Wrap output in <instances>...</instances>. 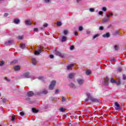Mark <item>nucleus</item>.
Instances as JSON below:
<instances>
[{"instance_id":"nucleus-1","label":"nucleus","mask_w":126,"mask_h":126,"mask_svg":"<svg viewBox=\"0 0 126 126\" xmlns=\"http://www.w3.org/2000/svg\"><path fill=\"white\" fill-rule=\"evenodd\" d=\"M88 96H89V98H90V100L93 103H100V99L98 98H95L92 96H91V94H88Z\"/></svg>"},{"instance_id":"nucleus-2","label":"nucleus","mask_w":126,"mask_h":126,"mask_svg":"<svg viewBox=\"0 0 126 126\" xmlns=\"http://www.w3.org/2000/svg\"><path fill=\"white\" fill-rule=\"evenodd\" d=\"M57 82L55 80H53L51 82L50 85H49V90H54V88L55 86H56V84Z\"/></svg>"},{"instance_id":"nucleus-3","label":"nucleus","mask_w":126,"mask_h":126,"mask_svg":"<svg viewBox=\"0 0 126 126\" xmlns=\"http://www.w3.org/2000/svg\"><path fill=\"white\" fill-rule=\"evenodd\" d=\"M29 72H26L21 76L22 78H31V76L30 75Z\"/></svg>"},{"instance_id":"nucleus-4","label":"nucleus","mask_w":126,"mask_h":126,"mask_svg":"<svg viewBox=\"0 0 126 126\" xmlns=\"http://www.w3.org/2000/svg\"><path fill=\"white\" fill-rule=\"evenodd\" d=\"M54 54H55V55H56V56H59V57H60V58H64V56H63V54H62L61 52H59L57 50H55L54 51Z\"/></svg>"},{"instance_id":"nucleus-5","label":"nucleus","mask_w":126,"mask_h":126,"mask_svg":"<svg viewBox=\"0 0 126 126\" xmlns=\"http://www.w3.org/2000/svg\"><path fill=\"white\" fill-rule=\"evenodd\" d=\"M77 82L78 83L79 85L81 86V85H83V84L84 83V82H85V81L83 79H77Z\"/></svg>"},{"instance_id":"nucleus-6","label":"nucleus","mask_w":126,"mask_h":126,"mask_svg":"<svg viewBox=\"0 0 126 126\" xmlns=\"http://www.w3.org/2000/svg\"><path fill=\"white\" fill-rule=\"evenodd\" d=\"M115 109L116 110V111H118V110H121V109H122L121 105H120V104L118 102H116L115 103Z\"/></svg>"},{"instance_id":"nucleus-7","label":"nucleus","mask_w":126,"mask_h":126,"mask_svg":"<svg viewBox=\"0 0 126 126\" xmlns=\"http://www.w3.org/2000/svg\"><path fill=\"white\" fill-rule=\"evenodd\" d=\"M34 95H35L34 92L31 91H29L27 94V95L28 96V97H32L34 96Z\"/></svg>"},{"instance_id":"nucleus-8","label":"nucleus","mask_w":126,"mask_h":126,"mask_svg":"<svg viewBox=\"0 0 126 126\" xmlns=\"http://www.w3.org/2000/svg\"><path fill=\"white\" fill-rule=\"evenodd\" d=\"M13 43V40H8L7 42H6L5 43V45H6V46H11V45H12Z\"/></svg>"},{"instance_id":"nucleus-9","label":"nucleus","mask_w":126,"mask_h":126,"mask_svg":"<svg viewBox=\"0 0 126 126\" xmlns=\"http://www.w3.org/2000/svg\"><path fill=\"white\" fill-rule=\"evenodd\" d=\"M42 52H43V50L41 49H39L37 50V51H35L34 52V55L35 56H38V55H40V53H42Z\"/></svg>"},{"instance_id":"nucleus-10","label":"nucleus","mask_w":126,"mask_h":126,"mask_svg":"<svg viewBox=\"0 0 126 126\" xmlns=\"http://www.w3.org/2000/svg\"><path fill=\"white\" fill-rule=\"evenodd\" d=\"M107 18H104V19H102L103 22H108L109 21V19H110V15L107 14L106 15Z\"/></svg>"},{"instance_id":"nucleus-11","label":"nucleus","mask_w":126,"mask_h":126,"mask_svg":"<svg viewBox=\"0 0 126 126\" xmlns=\"http://www.w3.org/2000/svg\"><path fill=\"white\" fill-rule=\"evenodd\" d=\"M48 91L46 89L43 90L42 91H40L39 92V94H42L43 95H46L47 94H48Z\"/></svg>"},{"instance_id":"nucleus-12","label":"nucleus","mask_w":126,"mask_h":126,"mask_svg":"<svg viewBox=\"0 0 126 126\" xmlns=\"http://www.w3.org/2000/svg\"><path fill=\"white\" fill-rule=\"evenodd\" d=\"M68 86L73 89H75V88H76V86H75V84L73 83H70L68 85Z\"/></svg>"},{"instance_id":"nucleus-13","label":"nucleus","mask_w":126,"mask_h":126,"mask_svg":"<svg viewBox=\"0 0 126 126\" xmlns=\"http://www.w3.org/2000/svg\"><path fill=\"white\" fill-rule=\"evenodd\" d=\"M66 40H67V37H66L65 36H63L62 39H61V42L63 43L65 42Z\"/></svg>"},{"instance_id":"nucleus-14","label":"nucleus","mask_w":126,"mask_h":126,"mask_svg":"<svg viewBox=\"0 0 126 126\" xmlns=\"http://www.w3.org/2000/svg\"><path fill=\"white\" fill-rule=\"evenodd\" d=\"M68 77L70 79H72V78H74V74H73V73H70L68 74Z\"/></svg>"},{"instance_id":"nucleus-15","label":"nucleus","mask_w":126,"mask_h":126,"mask_svg":"<svg viewBox=\"0 0 126 126\" xmlns=\"http://www.w3.org/2000/svg\"><path fill=\"white\" fill-rule=\"evenodd\" d=\"M103 38H109L110 37V33L106 32V34H104L102 35Z\"/></svg>"},{"instance_id":"nucleus-16","label":"nucleus","mask_w":126,"mask_h":126,"mask_svg":"<svg viewBox=\"0 0 126 126\" xmlns=\"http://www.w3.org/2000/svg\"><path fill=\"white\" fill-rule=\"evenodd\" d=\"M74 66V64H70L68 66H67V70H69L71 67H73Z\"/></svg>"},{"instance_id":"nucleus-17","label":"nucleus","mask_w":126,"mask_h":126,"mask_svg":"<svg viewBox=\"0 0 126 126\" xmlns=\"http://www.w3.org/2000/svg\"><path fill=\"white\" fill-rule=\"evenodd\" d=\"M21 49H24L25 48H26V45L24 43H21L20 45Z\"/></svg>"},{"instance_id":"nucleus-18","label":"nucleus","mask_w":126,"mask_h":126,"mask_svg":"<svg viewBox=\"0 0 126 126\" xmlns=\"http://www.w3.org/2000/svg\"><path fill=\"white\" fill-rule=\"evenodd\" d=\"M32 113H38V112H39V110L38 109L34 108H32Z\"/></svg>"},{"instance_id":"nucleus-19","label":"nucleus","mask_w":126,"mask_h":126,"mask_svg":"<svg viewBox=\"0 0 126 126\" xmlns=\"http://www.w3.org/2000/svg\"><path fill=\"white\" fill-rule=\"evenodd\" d=\"M26 25H31V21L29 20L25 21Z\"/></svg>"},{"instance_id":"nucleus-20","label":"nucleus","mask_w":126,"mask_h":126,"mask_svg":"<svg viewBox=\"0 0 126 126\" xmlns=\"http://www.w3.org/2000/svg\"><path fill=\"white\" fill-rule=\"evenodd\" d=\"M18 63V61L15 60L11 62V64H15V63Z\"/></svg>"},{"instance_id":"nucleus-21","label":"nucleus","mask_w":126,"mask_h":126,"mask_svg":"<svg viewBox=\"0 0 126 126\" xmlns=\"http://www.w3.org/2000/svg\"><path fill=\"white\" fill-rule=\"evenodd\" d=\"M19 19H15L14 21V23H15V24H18L19 23Z\"/></svg>"},{"instance_id":"nucleus-22","label":"nucleus","mask_w":126,"mask_h":126,"mask_svg":"<svg viewBox=\"0 0 126 126\" xmlns=\"http://www.w3.org/2000/svg\"><path fill=\"white\" fill-rule=\"evenodd\" d=\"M14 69H15V70H16V71L19 70V65L15 66L14 67Z\"/></svg>"},{"instance_id":"nucleus-23","label":"nucleus","mask_w":126,"mask_h":126,"mask_svg":"<svg viewBox=\"0 0 126 126\" xmlns=\"http://www.w3.org/2000/svg\"><path fill=\"white\" fill-rule=\"evenodd\" d=\"M91 71L90 70H88L86 71V74L87 75H89V74H91Z\"/></svg>"},{"instance_id":"nucleus-24","label":"nucleus","mask_w":126,"mask_h":126,"mask_svg":"<svg viewBox=\"0 0 126 126\" xmlns=\"http://www.w3.org/2000/svg\"><path fill=\"white\" fill-rule=\"evenodd\" d=\"M88 94H89V93L87 94V96L88 98L85 99L86 102H88V101H89V100H90V98H89V96H88Z\"/></svg>"},{"instance_id":"nucleus-25","label":"nucleus","mask_w":126,"mask_h":126,"mask_svg":"<svg viewBox=\"0 0 126 126\" xmlns=\"http://www.w3.org/2000/svg\"><path fill=\"white\" fill-rule=\"evenodd\" d=\"M117 81H116V80L114 79L113 78H111V80H110V82L111 83H116Z\"/></svg>"},{"instance_id":"nucleus-26","label":"nucleus","mask_w":126,"mask_h":126,"mask_svg":"<svg viewBox=\"0 0 126 126\" xmlns=\"http://www.w3.org/2000/svg\"><path fill=\"white\" fill-rule=\"evenodd\" d=\"M115 84H117V86H119V85H121L122 84V82L121 80H119L118 82L116 81Z\"/></svg>"},{"instance_id":"nucleus-27","label":"nucleus","mask_w":126,"mask_h":126,"mask_svg":"<svg viewBox=\"0 0 126 126\" xmlns=\"http://www.w3.org/2000/svg\"><path fill=\"white\" fill-rule=\"evenodd\" d=\"M99 36H100V34H96L93 37V39H96V38H97V37H99Z\"/></svg>"},{"instance_id":"nucleus-28","label":"nucleus","mask_w":126,"mask_h":126,"mask_svg":"<svg viewBox=\"0 0 126 126\" xmlns=\"http://www.w3.org/2000/svg\"><path fill=\"white\" fill-rule=\"evenodd\" d=\"M123 70V68L122 67H118L117 68V71H118V72H122Z\"/></svg>"},{"instance_id":"nucleus-29","label":"nucleus","mask_w":126,"mask_h":126,"mask_svg":"<svg viewBox=\"0 0 126 126\" xmlns=\"http://www.w3.org/2000/svg\"><path fill=\"white\" fill-rule=\"evenodd\" d=\"M110 62L111 63L117 62V59H116L115 58H113V59L111 58V60H110Z\"/></svg>"},{"instance_id":"nucleus-30","label":"nucleus","mask_w":126,"mask_h":126,"mask_svg":"<svg viewBox=\"0 0 126 126\" xmlns=\"http://www.w3.org/2000/svg\"><path fill=\"white\" fill-rule=\"evenodd\" d=\"M20 116H21V117H23V116H24V115H25V113H24V112L22 111L20 113Z\"/></svg>"},{"instance_id":"nucleus-31","label":"nucleus","mask_w":126,"mask_h":126,"mask_svg":"<svg viewBox=\"0 0 126 126\" xmlns=\"http://www.w3.org/2000/svg\"><path fill=\"white\" fill-rule=\"evenodd\" d=\"M66 100V98H65V97H64V96H63L62 97V102H65V101Z\"/></svg>"},{"instance_id":"nucleus-32","label":"nucleus","mask_w":126,"mask_h":126,"mask_svg":"<svg viewBox=\"0 0 126 126\" xmlns=\"http://www.w3.org/2000/svg\"><path fill=\"white\" fill-rule=\"evenodd\" d=\"M3 64H4V62L2 61H0V66H2V65H3Z\"/></svg>"},{"instance_id":"nucleus-33","label":"nucleus","mask_w":126,"mask_h":126,"mask_svg":"<svg viewBox=\"0 0 126 126\" xmlns=\"http://www.w3.org/2000/svg\"><path fill=\"white\" fill-rule=\"evenodd\" d=\"M102 83L105 86L109 85V84L107 82H106L104 81H102Z\"/></svg>"},{"instance_id":"nucleus-34","label":"nucleus","mask_w":126,"mask_h":126,"mask_svg":"<svg viewBox=\"0 0 126 126\" xmlns=\"http://www.w3.org/2000/svg\"><path fill=\"white\" fill-rule=\"evenodd\" d=\"M57 25L58 26H62V22H57Z\"/></svg>"},{"instance_id":"nucleus-35","label":"nucleus","mask_w":126,"mask_h":126,"mask_svg":"<svg viewBox=\"0 0 126 126\" xmlns=\"http://www.w3.org/2000/svg\"><path fill=\"white\" fill-rule=\"evenodd\" d=\"M38 79H39L40 80H42V79H44V76H41L38 77Z\"/></svg>"},{"instance_id":"nucleus-36","label":"nucleus","mask_w":126,"mask_h":126,"mask_svg":"<svg viewBox=\"0 0 126 126\" xmlns=\"http://www.w3.org/2000/svg\"><path fill=\"white\" fill-rule=\"evenodd\" d=\"M59 92H60V90L57 89L55 91V94H59Z\"/></svg>"},{"instance_id":"nucleus-37","label":"nucleus","mask_w":126,"mask_h":126,"mask_svg":"<svg viewBox=\"0 0 126 126\" xmlns=\"http://www.w3.org/2000/svg\"><path fill=\"white\" fill-rule=\"evenodd\" d=\"M114 49L115 50V51H118L119 50V47H118V46H114Z\"/></svg>"},{"instance_id":"nucleus-38","label":"nucleus","mask_w":126,"mask_h":126,"mask_svg":"<svg viewBox=\"0 0 126 126\" xmlns=\"http://www.w3.org/2000/svg\"><path fill=\"white\" fill-rule=\"evenodd\" d=\"M2 102L3 103H6V98H2Z\"/></svg>"},{"instance_id":"nucleus-39","label":"nucleus","mask_w":126,"mask_h":126,"mask_svg":"<svg viewBox=\"0 0 126 126\" xmlns=\"http://www.w3.org/2000/svg\"><path fill=\"white\" fill-rule=\"evenodd\" d=\"M105 80L107 82H108V81H110V79L108 77H106Z\"/></svg>"},{"instance_id":"nucleus-40","label":"nucleus","mask_w":126,"mask_h":126,"mask_svg":"<svg viewBox=\"0 0 126 126\" xmlns=\"http://www.w3.org/2000/svg\"><path fill=\"white\" fill-rule=\"evenodd\" d=\"M70 50L71 51H72V50H74V46L71 45L70 47Z\"/></svg>"},{"instance_id":"nucleus-41","label":"nucleus","mask_w":126,"mask_h":126,"mask_svg":"<svg viewBox=\"0 0 126 126\" xmlns=\"http://www.w3.org/2000/svg\"><path fill=\"white\" fill-rule=\"evenodd\" d=\"M33 31L34 32H38L39 31V29L38 28H34L33 29Z\"/></svg>"},{"instance_id":"nucleus-42","label":"nucleus","mask_w":126,"mask_h":126,"mask_svg":"<svg viewBox=\"0 0 126 126\" xmlns=\"http://www.w3.org/2000/svg\"><path fill=\"white\" fill-rule=\"evenodd\" d=\"M90 11H91V12H94V8H90Z\"/></svg>"},{"instance_id":"nucleus-43","label":"nucleus","mask_w":126,"mask_h":126,"mask_svg":"<svg viewBox=\"0 0 126 126\" xmlns=\"http://www.w3.org/2000/svg\"><path fill=\"white\" fill-rule=\"evenodd\" d=\"M104 29V27L103 26H100L99 27V30H100V31H102Z\"/></svg>"},{"instance_id":"nucleus-44","label":"nucleus","mask_w":126,"mask_h":126,"mask_svg":"<svg viewBox=\"0 0 126 126\" xmlns=\"http://www.w3.org/2000/svg\"><path fill=\"white\" fill-rule=\"evenodd\" d=\"M4 79L5 80H6V81H7V82H10V80L7 79V77H5V78H4Z\"/></svg>"},{"instance_id":"nucleus-45","label":"nucleus","mask_w":126,"mask_h":126,"mask_svg":"<svg viewBox=\"0 0 126 126\" xmlns=\"http://www.w3.org/2000/svg\"><path fill=\"white\" fill-rule=\"evenodd\" d=\"M32 63L33 65H36V64H37V61H33L32 62Z\"/></svg>"},{"instance_id":"nucleus-46","label":"nucleus","mask_w":126,"mask_h":126,"mask_svg":"<svg viewBox=\"0 0 126 126\" xmlns=\"http://www.w3.org/2000/svg\"><path fill=\"white\" fill-rule=\"evenodd\" d=\"M79 30L80 31H82V30H83V27H81V26L79 27Z\"/></svg>"},{"instance_id":"nucleus-47","label":"nucleus","mask_w":126,"mask_h":126,"mask_svg":"<svg viewBox=\"0 0 126 126\" xmlns=\"http://www.w3.org/2000/svg\"><path fill=\"white\" fill-rule=\"evenodd\" d=\"M18 39L19 40H22V39H23V36H18Z\"/></svg>"},{"instance_id":"nucleus-48","label":"nucleus","mask_w":126,"mask_h":126,"mask_svg":"<svg viewBox=\"0 0 126 126\" xmlns=\"http://www.w3.org/2000/svg\"><path fill=\"white\" fill-rule=\"evenodd\" d=\"M11 121L12 122H14V121H15V118L14 117V116L12 117Z\"/></svg>"},{"instance_id":"nucleus-49","label":"nucleus","mask_w":126,"mask_h":126,"mask_svg":"<svg viewBox=\"0 0 126 126\" xmlns=\"http://www.w3.org/2000/svg\"><path fill=\"white\" fill-rule=\"evenodd\" d=\"M49 58H50V59H54V55H50V56H49Z\"/></svg>"},{"instance_id":"nucleus-50","label":"nucleus","mask_w":126,"mask_h":126,"mask_svg":"<svg viewBox=\"0 0 126 126\" xmlns=\"http://www.w3.org/2000/svg\"><path fill=\"white\" fill-rule=\"evenodd\" d=\"M102 10L103 11H106L107 10V8H106V7H102Z\"/></svg>"},{"instance_id":"nucleus-51","label":"nucleus","mask_w":126,"mask_h":126,"mask_svg":"<svg viewBox=\"0 0 126 126\" xmlns=\"http://www.w3.org/2000/svg\"><path fill=\"white\" fill-rule=\"evenodd\" d=\"M120 34L119 32H115L113 33V35H119Z\"/></svg>"},{"instance_id":"nucleus-52","label":"nucleus","mask_w":126,"mask_h":126,"mask_svg":"<svg viewBox=\"0 0 126 126\" xmlns=\"http://www.w3.org/2000/svg\"><path fill=\"white\" fill-rule=\"evenodd\" d=\"M123 80H126V75L123 74Z\"/></svg>"},{"instance_id":"nucleus-53","label":"nucleus","mask_w":126,"mask_h":126,"mask_svg":"<svg viewBox=\"0 0 126 126\" xmlns=\"http://www.w3.org/2000/svg\"><path fill=\"white\" fill-rule=\"evenodd\" d=\"M60 111H61V112H64V109H63V107H61L60 108Z\"/></svg>"},{"instance_id":"nucleus-54","label":"nucleus","mask_w":126,"mask_h":126,"mask_svg":"<svg viewBox=\"0 0 126 126\" xmlns=\"http://www.w3.org/2000/svg\"><path fill=\"white\" fill-rule=\"evenodd\" d=\"M48 25L47 23H45L43 25V27H48Z\"/></svg>"},{"instance_id":"nucleus-55","label":"nucleus","mask_w":126,"mask_h":126,"mask_svg":"<svg viewBox=\"0 0 126 126\" xmlns=\"http://www.w3.org/2000/svg\"><path fill=\"white\" fill-rule=\"evenodd\" d=\"M63 33L64 36H66V35H67V34H68V32H63Z\"/></svg>"},{"instance_id":"nucleus-56","label":"nucleus","mask_w":126,"mask_h":126,"mask_svg":"<svg viewBox=\"0 0 126 126\" xmlns=\"http://www.w3.org/2000/svg\"><path fill=\"white\" fill-rule=\"evenodd\" d=\"M98 14H99V15H102L103 14V11H100L98 13Z\"/></svg>"},{"instance_id":"nucleus-57","label":"nucleus","mask_w":126,"mask_h":126,"mask_svg":"<svg viewBox=\"0 0 126 126\" xmlns=\"http://www.w3.org/2000/svg\"><path fill=\"white\" fill-rule=\"evenodd\" d=\"M74 34L75 36H77L78 35V32H74Z\"/></svg>"},{"instance_id":"nucleus-58","label":"nucleus","mask_w":126,"mask_h":126,"mask_svg":"<svg viewBox=\"0 0 126 126\" xmlns=\"http://www.w3.org/2000/svg\"><path fill=\"white\" fill-rule=\"evenodd\" d=\"M30 100H31L30 97H27V98H26V101H30Z\"/></svg>"},{"instance_id":"nucleus-59","label":"nucleus","mask_w":126,"mask_h":126,"mask_svg":"<svg viewBox=\"0 0 126 126\" xmlns=\"http://www.w3.org/2000/svg\"><path fill=\"white\" fill-rule=\"evenodd\" d=\"M4 16H5V17H6L7 16H8V13H5L4 14Z\"/></svg>"},{"instance_id":"nucleus-60","label":"nucleus","mask_w":126,"mask_h":126,"mask_svg":"<svg viewBox=\"0 0 126 126\" xmlns=\"http://www.w3.org/2000/svg\"><path fill=\"white\" fill-rule=\"evenodd\" d=\"M32 62H36V59H35V58H32Z\"/></svg>"},{"instance_id":"nucleus-61","label":"nucleus","mask_w":126,"mask_h":126,"mask_svg":"<svg viewBox=\"0 0 126 126\" xmlns=\"http://www.w3.org/2000/svg\"><path fill=\"white\" fill-rule=\"evenodd\" d=\"M63 32H68V30L67 29L64 30Z\"/></svg>"},{"instance_id":"nucleus-62","label":"nucleus","mask_w":126,"mask_h":126,"mask_svg":"<svg viewBox=\"0 0 126 126\" xmlns=\"http://www.w3.org/2000/svg\"><path fill=\"white\" fill-rule=\"evenodd\" d=\"M45 0V2H47V3H48L50 1V0Z\"/></svg>"},{"instance_id":"nucleus-63","label":"nucleus","mask_w":126,"mask_h":126,"mask_svg":"<svg viewBox=\"0 0 126 126\" xmlns=\"http://www.w3.org/2000/svg\"><path fill=\"white\" fill-rule=\"evenodd\" d=\"M63 118L64 119H65V118H66V116L65 115H64L63 116Z\"/></svg>"},{"instance_id":"nucleus-64","label":"nucleus","mask_w":126,"mask_h":126,"mask_svg":"<svg viewBox=\"0 0 126 126\" xmlns=\"http://www.w3.org/2000/svg\"><path fill=\"white\" fill-rule=\"evenodd\" d=\"M108 15H109V17H110V15H113V13H111L109 14H108Z\"/></svg>"}]
</instances>
